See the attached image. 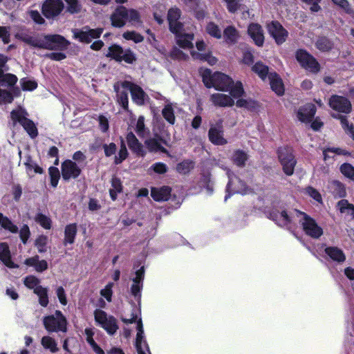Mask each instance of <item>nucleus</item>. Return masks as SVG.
I'll return each mask as SVG.
<instances>
[{"mask_svg":"<svg viewBox=\"0 0 354 354\" xmlns=\"http://www.w3.org/2000/svg\"><path fill=\"white\" fill-rule=\"evenodd\" d=\"M41 344L44 348L50 350L52 353H56L58 351L57 343L51 337H43L41 340Z\"/></svg>","mask_w":354,"mask_h":354,"instance_id":"4c0bfd02","label":"nucleus"},{"mask_svg":"<svg viewBox=\"0 0 354 354\" xmlns=\"http://www.w3.org/2000/svg\"><path fill=\"white\" fill-rule=\"evenodd\" d=\"M209 140L216 145H224L227 144V140L223 137V128L222 120L210 127L208 133Z\"/></svg>","mask_w":354,"mask_h":354,"instance_id":"6ab92c4d","label":"nucleus"},{"mask_svg":"<svg viewBox=\"0 0 354 354\" xmlns=\"http://www.w3.org/2000/svg\"><path fill=\"white\" fill-rule=\"evenodd\" d=\"M77 234V225L72 223L67 225L64 230V244L67 245L68 243L72 244L75 241V239Z\"/></svg>","mask_w":354,"mask_h":354,"instance_id":"2f4dec72","label":"nucleus"},{"mask_svg":"<svg viewBox=\"0 0 354 354\" xmlns=\"http://www.w3.org/2000/svg\"><path fill=\"white\" fill-rule=\"evenodd\" d=\"M280 201L278 196L271 202L272 209L270 212V218L274 221L278 225L290 229L292 219L285 210L279 206Z\"/></svg>","mask_w":354,"mask_h":354,"instance_id":"6e6552de","label":"nucleus"},{"mask_svg":"<svg viewBox=\"0 0 354 354\" xmlns=\"http://www.w3.org/2000/svg\"><path fill=\"white\" fill-rule=\"evenodd\" d=\"M113 286V283L112 282H109L103 289L100 290V295L105 298L109 302H111L112 299Z\"/></svg>","mask_w":354,"mask_h":354,"instance_id":"13d9d810","label":"nucleus"},{"mask_svg":"<svg viewBox=\"0 0 354 354\" xmlns=\"http://www.w3.org/2000/svg\"><path fill=\"white\" fill-rule=\"evenodd\" d=\"M297 60L302 67L307 71L313 73H317L319 71V65L316 59L303 50H297L296 53Z\"/></svg>","mask_w":354,"mask_h":354,"instance_id":"4468645a","label":"nucleus"},{"mask_svg":"<svg viewBox=\"0 0 354 354\" xmlns=\"http://www.w3.org/2000/svg\"><path fill=\"white\" fill-rule=\"evenodd\" d=\"M35 221L46 230H49L51 227V220L44 214H37L35 216Z\"/></svg>","mask_w":354,"mask_h":354,"instance_id":"3c124183","label":"nucleus"},{"mask_svg":"<svg viewBox=\"0 0 354 354\" xmlns=\"http://www.w3.org/2000/svg\"><path fill=\"white\" fill-rule=\"evenodd\" d=\"M107 57H111L116 61H124L128 64H131L136 59L134 54L130 50H123L118 45H112L109 48Z\"/></svg>","mask_w":354,"mask_h":354,"instance_id":"f8f14e48","label":"nucleus"},{"mask_svg":"<svg viewBox=\"0 0 354 354\" xmlns=\"http://www.w3.org/2000/svg\"><path fill=\"white\" fill-rule=\"evenodd\" d=\"M331 189L333 190V192L338 196L342 197L345 195V188L344 185L337 181V180H333L331 183L330 185Z\"/></svg>","mask_w":354,"mask_h":354,"instance_id":"5fc2aeb1","label":"nucleus"},{"mask_svg":"<svg viewBox=\"0 0 354 354\" xmlns=\"http://www.w3.org/2000/svg\"><path fill=\"white\" fill-rule=\"evenodd\" d=\"M43 322L48 332L66 331V319L59 310H56L54 315L45 317Z\"/></svg>","mask_w":354,"mask_h":354,"instance_id":"1a4fd4ad","label":"nucleus"},{"mask_svg":"<svg viewBox=\"0 0 354 354\" xmlns=\"http://www.w3.org/2000/svg\"><path fill=\"white\" fill-rule=\"evenodd\" d=\"M337 207L341 213L351 216V218H354V206L346 200H341L337 203Z\"/></svg>","mask_w":354,"mask_h":354,"instance_id":"f704fd0d","label":"nucleus"},{"mask_svg":"<svg viewBox=\"0 0 354 354\" xmlns=\"http://www.w3.org/2000/svg\"><path fill=\"white\" fill-rule=\"evenodd\" d=\"M225 41L228 44L235 43L239 38L238 31L232 26H228L223 31Z\"/></svg>","mask_w":354,"mask_h":354,"instance_id":"72a5a7b5","label":"nucleus"},{"mask_svg":"<svg viewBox=\"0 0 354 354\" xmlns=\"http://www.w3.org/2000/svg\"><path fill=\"white\" fill-rule=\"evenodd\" d=\"M316 46L318 49L322 51H326L332 48L331 42L326 37H321L317 39Z\"/></svg>","mask_w":354,"mask_h":354,"instance_id":"4d7b16f0","label":"nucleus"},{"mask_svg":"<svg viewBox=\"0 0 354 354\" xmlns=\"http://www.w3.org/2000/svg\"><path fill=\"white\" fill-rule=\"evenodd\" d=\"M124 323L129 324L137 322V335L136 339V347L138 354H150L149 346L147 344L143 326L141 318H138L137 313L133 312L130 318H122Z\"/></svg>","mask_w":354,"mask_h":354,"instance_id":"39448f33","label":"nucleus"},{"mask_svg":"<svg viewBox=\"0 0 354 354\" xmlns=\"http://www.w3.org/2000/svg\"><path fill=\"white\" fill-rule=\"evenodd\" d=\"M227 174L229 178V182L226 188L227 194L225 197V201H226L231 194H241L243 195L249 194L252 192V189L250 187H248L238 177L232 174L230 171H227Z\"/></svg>","mask_w":354,"mask_h":354,"instance_id":"9d476101","label":"nucleus"},{"mask_svg":"<svg viewBox=\"0 0 354 354\" xmlns=\"http://www.w3.org/2000/svg\"><path fill=\"white\" fill-rule=\"evenodd\" d=\"M162 115L165 119L171 124H174L175 122V116L174 114V110L171 104H167L162 109Z\"/></svg>","mask_w":354,"mask_h":354,"instance_id":"09e8293b","label":"nucleus"},{"mask_svg":"<svg viewBox=\"0 0 354 354\" xmlns=\"http://www.w3.org/2000/svg\"><path fill=\"white\" fill-rule=\"evenodd\" d=\"M180 10L177 8L169 9L167 14L169 22H176L180 19Z\"/></svg>","mask_w":354,"mask_h":354,"instance_id":"0e129e2a","label":"nucleus"},{"mask_svg":"<svg viewBox=\"0 0 354 354\" xmlns=\"http://www.w3.org/2000/svg\"><path fill=\"white\" fill-rule=\"evenodd\" d=\"M122 190L121 181L118 178H113L111 180V188L109 190L110 196L113 201L117 198V194Z\"/></svg>","mask_w":354,"mask_h":354,"instance_id":"e433bc0d","label":"nucleus"},{"mask_svg":"<svg viewBox=\"0 0 354 354\" xmlns=\"http://www.w3.org/2000/svg\"><path fill=\"white\" fill-rule=\"evenodd\" d=\"M17 81V77L15 75L10 73L4 74L3 72L1 73L0 84L2 86H12Z\"/></svg>","mask_w":354,"mask_h":354,"instance_id":"c03bdc74","label":"nucleus"},{"mask_svg":"<svg viewBox=\"0 0 354 354\" xmlns=\"http://www.w3.org/2000/svg\"><path fill=\"white\" fill-rule=\"evenodd\" d=\"M194 167V164L191 160H184L178 163L176 166V170L178 173L186 174L189 173Z\"/></svg>","mask_w":354,"mask_h":354,"instance_id":"37998d69","label":"nucleus"},{"mask_svg":"<svg viewBox=\"0 0 354 354\" xmlns=\"http://www.w3.org/2000/svg\"><path fill=\"white\" fill-rule=\"evenodd\" d=\"M162 141L163 136H158L155 133V138L147 140L145 145L151 151H163L164 148L161 145Z\"/></svg>","mask_w":354,"mask_h":354,"instance_id":"7c9ffc66","label":"nucleus"},{"mask_svg":"<svg viewBox=\"0 0 354 354\" xmlns=\"http://www.w3.org/2000/svg\"><path fill=\"white\" fill-rule=\"evenodd\" d=\"M61 169L62 176L64 180L75 179L77 178L81 173V169L75 162L71 160H66L63 162Z\"/></svg>","mask_w":354,"mask_h":354,"instance_id":"a211bd4d","label":"nucleus"},{"mask_svg":"<svg viewBox=\"0 0 354 354\" xmlns=\"http://www.w3.org/2000/svg\"><path fill=\"white\" fill-rule=\"evenodd\" d=\"M330 108L338 112L349 113L351 110V104L350 101L342 96L333 95L329 100Z\"/></svg>","mask_w":354,"mask_h":354,"instance_id":"aec40b11","label":"nucleus"},{"mask_svg":"<svg viewBox=\"0 0 354 354\" xmlns=\"http://www.w3.org/2000/svg\"><path fill=\"white\" fill-rule=\"evenodd\" d=\"M340 171L345 177L354 181V167L351 164L344 163L342 165Z\"/></svg>","mask_w":354,"mask_h":354,"instance_id":"8fccbe9b","label":"nucleus"},{"mask_svg":"<svg viewBox=\"0 0 354 354\" xmlns=\"http://www.w3.org/2000/svg\"><path fill=\"white\" fill-rule=\"evenodd\" d=\"M305 193L318 203L322 202L320 193L313 187H308L305 189Z\"/></svg>","mask_w":354,"mask_h":354,"instance_id":"680f3d73","label":"nucleus"},{"mask_svg":"<svg viewBox=\"0 0 354 354\" xmlns=\"http://www.w3.org/2000/svg\"><path fill=\"white\" fill-rule=\"evenodd\" d=\"M138 19L139 13L137 10L120 6L112 15L111 22H127L136 21Z\"/></svg>","mask_w":354,"mask_h":354,"instance_id":"ddd939ff","label":"nucleus"},{"mask_svg":"<svg viewBox=\"0 0 354 354\" xmlns=\"http://www.w3.org/2000/svg\"><path fill=\"white\" fill-rule=\"evenodd\" d=\"M326 254L334 261L343 263L346 259L344 252L337 247H328L325 249Z\"/></svg>","mask_w":354,"mask_h":354,"instance_id":"c756f323","label":"nucleus"},{"mask_svg":"<svg viewBox=\"0 0 354 354\" xmlns=\"http://www.w3.org/2000/svg\"><path fill=\"white\" fill-rule=\"evenodd\" d=\"M95 322L97 326L104 329L109 335H114L118 329L116 319L101 309L94 311Z\"/></svg>","mask_w":354,"mask_h":354,"instance_id":"0eeeda50","label":"nucleus"},{"mask_svg":"<svg viewBox=\"0 0 354 354\" xmlns=\"http://www.w3.org/2000/svg\"><path fill=\"white\" fill-rule=\"evenodd\" d=\"M64 8L61 0H46L42 6V12L48 19H54L58 16Z\"/></svg>","mask_w":354,"mask_h":354,"instance_id":"dca6fc26","label":"nucleus"},{"mask_svg":"<svg viewBox=\"0 0 354 354\" xmlns=\"http://www.w3.org/2000/svg\"><path fill=\"white\" fill-rule=\"evenodd\" d=\"M316 112V109L313 104H307L300 108L297 112L298 119L303 122L311 121Z\"/></svg>","mask_w":354,"mask_h":354,"instance_id":"5701e85b","label":"nucleus"},{"mask_svg":"<svg viewBox=\"0 0 354 354\" xmlns=\"http://www.w3.org/2000/svg\"><path fill=\"white\" fill-rule=\"evenodd\" d=\"M234 97L231 95H228L224 93H216L211 95L210 100L217 106L226 107L232 106L234 104Z\"/></svg>","mask_w":354,"mask_h":354,"instance_id":"4be33fe9","label":"nucleus"},{"mask_svg":"<svg viewBox=\"0 0 354 354\" xmlns=\"http://www.w3.org/2000/svg\"><path fill=\"white\" fill-rule=\"evenodd\" d=\"M267 28L269 33L278 44L285 41L288 32L283 28L281 24H268Z\"/></svg>","mask_w":354,"mask_h":354,"instance_id":"412c9836","label":"nucleus"},{"mask_svg":"<svg viewBox=\"0 0 354 354\" xmlns=\"http://www.w3.org/2000/svg\"><path fill=\"white\" fill-rule=\"evenodd\" d=\"M1 227L12 233H17L18 232L17 225L13 224L10 219L5 216H3Z\"/></svg>","mask_w":354,"mask_h":354,"instance_id":"69168bd1","label":"nucleus"},{"mask_svg":"<svg viewBox=\"0 0 354 354\" xmlns=\"http://www.w3.org/2000/svg\"><path fill=\"white\" fill-rule=\"evenodd\" d=\"M48 242V237L44 235L39 236L35 240V247L40 253L45 252L46 251V244Z\"/></svg>","mask_w":354,"mask_h":354,"instance_id":"603ef678","label":"nucleus"},{"mask_svg":"<svg viewBox=\"0 0 354 354\" xmlns=\"http://www.w3.org/2000/svg\"><path fill=\"white\" fill-rule=\"evenodd\" d=\"M149 169H152L156 174H162L167 171V167L162 162H156Z\"/></svg>","mask_w":354,"mask_h":354,"instance_id":"774afa93","label":"nucleus"},{"mask_svg":"<svg viewBox=\"0 0 354 354\" xmlns=\"http://www.w3.org/2000/svg\"><path fill=\"white\" fill-rule=\"evenodd\" d=\"M293 218L299 222L304 232L313 237L319 238L323 234L322 228L317 225L316 221L304 212L295 210Z\"/></svg>","mask_w":354,"mask_h":354,"instance_id":"20e7f679","label":"nucleus"},{"mask_svg":"<svg viewBox=\"0 0 354 354\" xmlns=\"http://www.w3.org/2000/svg\"><path fill=\"white\" fill-rule=\"evenodd\" d=\"M248 31L254 43L257 46H261L264 41V37L259 24H250Z\"/></svg>","mask_w":354,"mask_h":354,"instance_id":"b1692460","label":"nucleus"},{"mask_svg":"<svg viewBox=\"0 0 354 354\" xmlns=\"http://www.w3.org/2000/svg\"><path fill=\"white\" fill-rule=\"evenodd\" d=\"M115 90L117 91L118 100L124 109L128 106V94L127 91H120L117 90V86L115 85Z\"/></svg>","mask_w":354,"mask_h":354,"instance_id":"052dcab7","label":"nucleus"},{"mask_svg":"<svg viewBox=\"0 0 354 354\" xmlns=\"http://www.w3.org/2000/svg\"><path fill=\"white\" fill-rule=\"evenodd\" d=\"M24 285L29 289H33L34 292L35 293V290L37 288H42V286H39V280L36 277L33 275H29L26 277L24 279Z\"/></svg>","mask_w":354,"mask_h":354,"instance_id":"a19ab883","label":"nucleus"},{"mask_svg":"<svg viewBox=\"0 0 354 354\" xmlns=\"http://www.w3.org/2000/svg\"><path fill=\"white\" fill-rule=\"evenodd\" d=\"M24 165L26 166V172L30 176H32L35 174L43 173V169L40 167L35 162H34L30 157L27 158Z\"/></svg>","mask_w":354,"mask_h":354,"instance_id":"473e14b6","label":"nucleus"},{"mask_svg":"<svg viewBox=\"0 0 354 354\" xmlns=\"http://www.w3.org/2000/svg\"><path fill=\"white\" fill-rule=\"evenodd\" d=\"M25 42L37 48L47 50H66L70 42L59 35H47L40 37L17 35Z\"/></svg>","mask_w":354,"mask_h":354,"instance_id":"f03ea898","label":"nucleus"},{"mask_svg":"<svg viewBox=\"0 0 354 354\" xmlns=\"http://www.w3.org/2000/svg\"><path fill=\"white\" fill-rule=\"evenodd\" d=\"M0 260L10 268H18V266L12 261L8 245L5 243H0Z\"/></svg>","mask_w":354,"mask_h":354,"instance_id":"a878e982","label":"nucleus"},{"mask_svg":"<svg viewBox=\"0 0 354 354\" xmlns=\"http://www.w3.org/2000/svg\"><path fill=\"white\" fill-rule=\"evenodd\" d=\"M73 37L81 42L88 44L93 39L100 37L102 33V29H88L84 28L82 29H74L73 30Z\"/></svg>","mask_w":354,"mask_h":354,"instance_id":"2eb2a0df","label":"nucleus"},{"mask_svg":"<svg viewBox=\"0 0 354 354\" xmlns=\"http://www.w3.org/2000/svg\"><path fill=\"white\" fill-rule=\"evenodd\" d=\"M191 55L195 59H200L207 62L210 65H214L216 63L217 60L214 57L209 54L200 53L195 51H192Z\"/></svg>","mask_w":354,"mask_h":354,"instance_id":"ea45409f","label":"nucleus"},{"mask_svg":"<svg viewBox=\"0 0 354 354\" xmlns=\"http://www.w3.org/2000/svg\"><path fill=\"white\" fill-rule=\"evenodd\" d=\"M252 71L257 73L260 78L262 80H265L266 76L268 75V67L261 62H257L253 66H252Z\"/></svg>","mask_w":354,"mask_h":354,"instance_id":"58836bf2","label":"nucleus"},{"mask_svg":"<svg viewBox=\"0 0 354 354\" xmlns=\"http://www.w3.org/2000/svg\"><path fill=\"white\" fill-rule=\"evenodd\" d=\"M123 37L127 40H132L135 43H140L143 40V37L134 31H128L123 34Z\"/></svg>","mask_w":354,"mask_h":354,"instance_id":"e2e57ef3","label":"nucleus"},{"mask_svg":"<svg viewBox=\"0 0 354 354\" xmlns=\"http://www.w3.org/2000/svg\"><path fill=\"white\" fill-rule=\"evenodd\" d=\"M24 264L29 267H33L35 271L42 272L48 268V263L46 260H40L38 255L28 258Z\"/></svg>","mask_w":354,"mask_h":354,"instance_id":"393cba45","label":"nucleus"},{"mask_svg":"<svg viewBox=\"0 0 354 354\" xmlns=\"http://www.w3.org/2000/svg\"><path fill=\"white\" fill-rule=\"evenodd\" d=\"M169 29L175 35L176 44L182 48L192 49L194 32L185 24H169Z\"/></svg>","mask_w":354,"mask_h":354,"instance_id":"7ed1b4c3","label":"nucleus"},{"mask_svg":"<svg viewBox=\"0 0 354 354\" xmlns=\"http://www.w3.org/2000/svg\"><path fill=\"white\" fill-rule=\"evenodd\" d=\"M203 81L207 88L214 87L221 91H230V94L236 99L241 97L244 90L241 82H234L227 75L222 73L212 74L210 70H205L203 73Z\"/></svg>","mask_w":354,"mask_h":354,"instance_id":"f257e3e1","label":"nucleus"},{"mask_svg":"<svg viewBox=\"0 0 354 354\" xmlns=\"http://www.w3.org/2000/svg\"><path fill=\"white\" fill-rule=\"evenodd\" d=\"M248 158L247 154L241 150H237L234 153L232 159L234 162L238 166H243Z\"/></svg>","mask_w":354,"mask_h":354,"instance_id":"de8ad7c7","label":"nucleus"},{"mask_svg":"<svg viewBox=\"0 0 354 354\" xmlns=\"http://www.w3.org/2000/svg\"><path fill=\"white\" fill-rule=\"evenodd\" d=\"M48 170L50 177V184L53 187H56L60 178L59 171L58 168L55 167H50Z\"/></svg>","mask_w":354,"mask_h":354,"instance_id":"864d4df0","label":"nucleus"},{"mask_svg":"<svg viewBox=\"0 0 354 354\" xmlns=\"http://www.w3.org/2000/svg\"><path fill=\"white\" fill-rule=\"evenodd\" d=\"M35 294L39 297V302L41 306L46 307L48 304L47 289L46 288H37Z\"/></svg>","mask_w":354,"mask_h":354,"instance_id":"a18cd8bd","label":"nucleus"},{"mask_svg":"<svg viewBox=\"0 0 354 354\" xmlns=\"http://www.w3.org/2000/svg\"><path fill=\"white\" fill-rule=\"evenodd\" d=\"M122 87L130 91L132 100L136 104L142 105L145 103L147 95L140 86L131 82L124 81L122 83Z\"/></svg>","mask_w":354,"mask_h":354,"instance_id":"f3484780","label":"nucleus"},{"mask_svg":"<svg viewBox=\"0 0 354 354\" xmlns=\"http://www.w3.org/2000/svg\"><path fill=\"white\" fill-rule=\"evenodd\" d=\"M11 119L15 124L19 122L31 138H35L37 134V129L35 123L27 118L28 113L24 109L19 107L11 112Z\"/></svg>","mask_w":354,"mask_h":354,"instance_id":"423d86ee","label":"nucleus"},{"mask_svg":"<svg viewBox=\"0 0 354 354\" xmlns=\"http://www.w3.org/2000/svg\"><path fill=\"white\" fill-rule=\"evenodd\" d=\"M340 119L342 127L344 128L346 133L349 135L354 140V130L353 124H349L348 120L345 117H342Z\"/></svg>","mask_w":354,"mask_h":354,"instance_id":"338daca9","label":"nucleus"},{"mask_svg":"<svg viewBox=\"0 0 354 354\" xmlns=\"http://www.w3.org/2000/svg\"><path fill=\"white\" fill-rule=\"evenodd\" d=\"M200 186L203 187L205 189L207 194L210 195L213 193V183L211 181L209 175L203 176L200 181Z\"/></svg>","mask_w":354,"mask_h":354,"instance_id":"49530a36","label":"nucleus"},{"mask_svg":"<svg viewBox=\"0 0 354 354\" xmlns=\"http://www.w3.org/2000/svg\"><path fill=\"white\" fill-rule=\"evenodd\" d=\"M135 131L138 136L145 138L149 136V130L145 127L144 116H140L136 122Z\"/></svg>","mask_w":354,"mask_h":354,"instance_id":"c9c22d12","label":"nucleus"},{"mask_svg":"<svg viewBox=\"0 0 354 354\" xmlns=\"http://www.w3.org/2000/svg\"><path fill=\"white\" fill-rule=\"evenodd\" d=\"M128 156V151L123 140L121 141L120 149L117 155L115 156L114 162L115 165L120 164Z\"/></svg>","mask_w":354,"mask_h":354,"instance_id":"79ce46f5","label":"nucleus"},{"mask_svg":"<svg viewBox=\"0 0 354 354\" xmlns=\"http://www.w3.org/2000/svg\"><path fill=\"white\" fill-rule=\"evenodd\" d=\"M278 156L284 173L291 176L294 173L296 164L292 149L288 147H281L278 150Z\"/></svg>","mask_w":354,"mask_h":354,"instance_id":"9b49d317","label":"nucleus"},{"mask_svg":"<svg viewBox=\"0 0 354 354\" xmlns=\"http://www.w3.org/2000/svg\"><path fill=\"white\" fill-rule=\"evenodd\" d=\"M127 142L129 147L133 152L141 156L145 155L141 143L139 142L138 140L132 132L127 135Z\"/></svg>","mask_w":354,"mask_h":354,"instance_id":"cd10ccee","label":"nucleus"},{"mask_svg":"<svg viewBox=\"0 0 354 354\" xmlns=\"http://www.w3.org/2000/svg\"><path fill=\"white\" fill-rule=\"evenodd\" d=\"M170 193L171 189L169 187H153L151 189V196L156 201H165L169 199Z\"/></svg>","mask_w":354,"mask_h":354,"instance_id":"c85d7f7f","label":"nucleus"},{"mask_svg":"<svg viewBox=\"0 0 354 354\" xmlns=\"http://www.w3.org/2000/svg\"><path fill=\"white\" fill-rule=\"evenodd\" d=\"M20 84L21 85L23 90L24 91H31L35 90L37 86V84L35 80L26 78L21 79Z\"/></svg>","mask_w":354,"mask_h":354,"instance_id":"bf43d9fd","label":"nucleus"},{"mask_svg":"<svg viewBox=\"0 0 354 354\" xmlns=\"http://www.w3.org/2000/svg\"><path fill=\"white\" fill-rule=\"evenodd\" d=\"M271 88L278 95H281L284 93V87L282 80L276 73H270L268 75Z\"/></svg>","mask_w":354,"mask_h":354,"instance_id":"bb28decb","label":"nucleus"},{"mask_svg":"<svg viewBox=\"0 0 354 354\" xmlns=\"http://www.w3.org/2000/svg\"><path fill=\"white\" fill-rule=\"evenodd\" d=\"M207 32L212 37L220 39L222 37V31L216 24H207Z\"/></svg>","mask_w":354,"mask_h":354,"instance_id":"6e6d98bb","label":"nucleus"}]
</instances>
